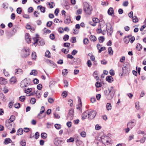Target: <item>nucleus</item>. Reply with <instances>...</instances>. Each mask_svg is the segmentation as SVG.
<instances>
[{
	"label": "nucleus",
	"instance_id": "nucleus-1",
	"mask_svg": "<svg viewBox=\"0 0 146 146\" xmlns=\"http://www.w3.org/2000/svg\"><path fill=\"white\" fill-rule=\"evenodd\" d=\"M104 94H105L107 99L108 100L111 99L115 94V91L113 90H110L108 91L105 90L104 91Z\"/></svg>",
	"mask_w": 146,
	"mask_h": 146
},
{
	"label": "nucleus",
	"instance_id": "nucleus-2",
	"mask_svg": "<svg viewBox=\"0 0 146 146\" xmlns=\"http://www.w3.org/2000/svg\"><path fill=\"white\" fill-rule=\"evenodd\" d=\"M30 50L27 47L25 48L22 49L21 56L22 58H26L30 54Z\"/></svg>",
	"mask_w": 146,
	"mask_h": 146
},
{
	"label": "nucleus",
	"instance_id": "nucleus-3",
	"mask_svg": "<svg viewBox=\"0 0 146 146\" xmlns=\"http://www.w3.org/2000/svg\"><path fill=\"white\" fill-rule=\"evenodd\" d=\"M92 9L90 8L89 5L87 3L84 4V10L87 14L90 15L91 13Z\"/></svg>",
	"mask_w": 146,
	"mask_h": 146
},
{
	"label": "nucleus",
	"instance_id": "nucleus-4",
	"mask_svg": "<svg viewBox=\"0 0 146 146\" xmlns=\"http://www.w3.org/2000/svg\"><path fill=\"white\" fill-rule=\"evenodd\" d=\"M106 29L107 33L109 34L110 36H111L113 33V30L112 27L110 24H108L106 25Z\"/></svg>",
	"mask_w": 146,
	"mask_h": 146
},
{
	"label": "nucleus",
	"instance_id": "nucleus-5",
	"mask_svg": "<svg viewBox=\"0 0 146 146\" xmlns=\"http://www.w3.org/2000/svg\"><path fill=\"white\" fill-rule=\"evenodd\" d=\"M74 111L72 109H70L69 111L67 118L68 120H72L73 118Z\"/></svg>",
	"mask_w": 146,
	"mask_h": 146
},
{
	"label": "nucleus",
	"instance_id": "nucleus-6",
	"mask_svg": "<svg viewBox=\"0 0 146 146\" xmlns=\"http://www.w3.org/2000/svg\"><path fill=\"white\" fill-rule=\"evenodd\" d=\"M89 113L88 117L89 119L91 120L95 117L96 114V112L95 111H89Z\"/></svg>",
	"mask_w": 146,
	"mask_h": 146
},
{
	"label": "nucleus",
	"instance_id": "nucleus-7",
	"mask_svg": "<svg viewBox=\"0 0 146 146\" xmlns=\"http://www.w3.org/2000/svg\"><path fill=\"white\" fill-rule=\"evenodd\" d=\"M30 84L29 82L26 80H24L22 81L21 83V87L23 88L28 86Z\"/></svg>",
	"mask_w": 146,
	"mask_h": 146
},
{
	"label": "nucleus",
	"instance_id": "nucleus-8",
	"mask_svg": "<svg viewBox=\"0 0 146 146\" xmlns=\"http://www.w3.org/2000/svg\"><path fill=\"white\" fill-rule=\"evenodd\" d=\"M63 141L60 139V138H56L55 139L54 141V144L57 146H60L61 145Z\"/></svg>",
	"mask_w": 146,
	"mask_h": 146
},
{
	"label": "nucleus",
	"instance_id": "nucleus-9",
	"mask_svg": "<svg viewBox=\"0 0 146 146\" xmlns=\"http://www.w3.org/2000/svg\"><path fill=\"white\" fill-rule=\"evenodd\" d=\"M80 137H78L76 141V144L77 146H84L83 142L80 140H79Z\"/></svg>",
	"mask_w": 146,
	"mask_h": 146
},
{
	"label": "nucleus",
	"instance_id": "nucleus-10",
	"mask_svg": "<svg viewBox=\"0 0 146 146\" xmlns=\"http://www.w3.org/2000/svg\"><path fill=\"white\" fill-rule=\"evenodd\" d=\"M9 120H6L5 122V126L9 129H11L12 127V124Z\"/></svg>",
	"mask_w": 146,
	"mask_h": 146
},
{
	"label": "nucleus",
	"instance_id": "nucleus-11",
	"mask_svg": "<svg viewBox=\"0 0 146 146\" xmlns=\"http://www.w3.org/2000/svg\"><path fill=\"white\" fill-rule=\"evenodd\" d=\"M89 113V111L87 110L84 112L82 114V119L83 120L86 117H88V115Z\"/></svg>",
	"mask_w": 146,
	"mask_h": 146
},
{
	"label": "nucleus",
	"instance_id": "nucleus-12",
	"mask_svg": "<svg viewBox=\"0 0 146 146\" xmlns=\"http://www.w3.org/2000/svg\"><path fill=\"white\" fill-rule=\"evenodd\" d=\"M101 138L102 142L104 144H106V140L107 139H109L110 138L108 136L104 135L101 136Z\"/></svg>",
	"mask_w": 146,
	"mask_h": 146
},
{
	"label": "nucleus",
	"instance_id": "nucleus-13",
	"mask_svg": "<svg viewBox=\"0 0 146 146\" xmlns=\"http://www.w3.org/2000/svg\"><path fill=\"white\" fill-rule=\"evenodd\" d=\"M25 38L27 42L29 44L31 42V38L28 33H26L25 35Z\"/></svg>",
	"mask_w": 146,
	"mask_h": 146
},
{
	"label": "nucleus",
	"instance_id": "nucleus-14",
	"mask_svg": "<svg viewBox=\"0 0 146 146\" xmlns=\"http://www.w3.org/2000/svg\"><path fill=\"white\" fill-rule=\"evenodd\" d=\"M7 80L2 77H0V84H1L5 85L7 83Z\"/></svg>",
	"mask_w": 146,
	"mask_h": 146
},
{
	"label": "nucleus",
	"instance_id": "nucleus-15",
	"mask_svg": "<svg viewBox=\"0 0 146 146\" xmlns=\"http://www.w3.org/2000/svg\"><path fill=\"white\" fill-rule=\"evenodd\" d=\"M71 20L69 16L66 17L64 20V22L66 24H68L70 22Z\"/></svg>",
	"mask_w": 146,
	"mask_h": 146
},
{
	"label": "nucleus",
	"instance_id": "nucleus-16",
	"mask_svg": "<svg viewBox=\"0 0 146 146\" xmlns=\"http://www.w3.org/2000/svg\"><path fill=\"white\" fill-rule=\"evenodd\" d=\"M106 80L110 83H111L113 81V79L112 76H108L106 78Z\"/></svg>",
	"mask_w": 146,
	"mask_h": 146
},
{
	"label": "nucleus",
	"instance_id": "nucleus-17",
	"mask_svg": "<svg viewBox=\"0 0 146 146\" xmlns=\"http://www.w3.org/2000/svg\"><path fill=\"white\" fill-rule=\"evenodd\" d=\"M129 67V64L128 62H126L125 63V66L123 67L122 69V73H124V70H125L126 69L128 68Z\"/></svg>",
	"mask_w": 146,
	"mask_h": 146
},
{
	"label": "nucleus",
	"instance_id": "nucleus-18",
	"mask_svg": "<svg viewBox=\"0 0 146 146\" xmlns=\"http://www.w3.org/2000/svg\"><path fill=\"white\" fill-rule=\"evenodd\" d=\"M38 9H40L41 12L44 13L45 12V8L42 6L41 5H39L37 7Z\"/></svg>",
	"mask_w": 146,
	"mask_h": 146
},
{
	"label": "nucleus",
	"instance_id": "nucleus-19",
	"mask_svg": "<svg viewBox=\"0 0 146 146\" xmlns=\"http://www.w3.org/2000/svg\"><path fill=\"white\" fill-rule=\"evenodd\" d=\"M108 14L110 15H112L113 14L114 10L113 8L110 7L108 11Z\"/></svg>",
	"mask_w": 146,
	"mask_h": 146
},
{
	"label": "nucleus",
	"instance_id": "nucleus-20",
	"mask_svg": "<svg viewBox=\"0 0 146 146\" xmlns=\"http://www.w3.org/2000/svg\"><path fill=\"white\" fill-rule=\"evenodd\" d=\"M15 115H12L11 116L10 118L9 119H7V120H9L10 122H12L14 120H15Z\"/></svg>",
	"mask_w": 146,
	"mask_h": 146
},
{
	"label": "nucleus",
	"instance_id": "nucleus-21",
	"mask_svg": "<svg viewBox=\"0 0 146 146\" xmlns=\"http://www.w3.org/2000/svg\"><path fill=\"white\" fill-rule=\"evenodd\" d=\"M102 27H101V25L99 24V25L98 26V29L96 30V32L100 34L102 33Z\"/></svg>",
	"mask_w": 146,
	"mask_h": 146
},
{
	"label": "nucleus",
	"instance_id": "nucleus-22",
	"mask_svg": "<svg viewBox=\"0 0 146 146\" xmlns=\"http://www.w3.org/2000/svg\"><path fill=\"white\" fill-rule=\"evenodd\" d=\"M16 72L15 73L18 74H21L23 73V71L22 69H17L16 70Z\"/></svg>",
	"mask_w": 146,
	"mask_h": 146
},
{
	"label": "nucleus",
	"instance_id": "nucleus-23",
	"mask_svg": "<svg viewBox=\"0 0 146 146\" xmlns=\"http://www.w3.org/2000/svg\"><path fill=\"white\" fill-rule=\"evenodd\" d=\"M12 142L10 138H6L5 139L4 143L5 144L10 143Z\"/></svg>",
	"mask_w": 146,
	"mask_h": 146
},
{
	"label": "nucleus",
	"instance_id": "nucleus-24",
	"mask_svg": "<svg viewBox=\"0 0 146 146\" xmlns=\"http://www.w3.org/2000/svg\"><path fill=\"white\" fill-rule=\"evenodd\" d=\"M23 133V130L22 129L20 128L18 130L17 134L18 135H22Z\"/></svg>",
	"mask_w": 146,
	"mask_h": 146
},
{
	"label": "nucleus",
	"instance_id": "nucleus-25",
	"mask_svg": "<svg viewBox=\"0 0 146 146\" xmlns=\"http://www.w3.org/2000/svg\"><path fill=\"white\" fill-rule=\"evenodd\" d=\"M68 73V71L67 69H63L62 71V74L64 76H66Z\"/></svg>",
	"mask_w": 146,
	"mask_h": 146
},
{
	"label": "nucleus",
	"instance_id": "nucleus-26",
	"mask_svg": "<svg viewBox=\"0 0 146 146\" xmlns=\"http://www.w3.org/2000/svg\"><path fill=\"white\" fill-rule=\"evenodd\" d=\"M136 48L138 51H140L142 49V46L140 44L138 43L137 44Z\"/></svg>",
	"mask_w": 146,
	"mask_h": 146
},
{
	"label": "nucleus",
	"instance_id": "nucleus-27",
	"mask_svg": "<svg viewBox=\"0 0 146 146\" xmlns=\"http://www.w3.org/2000/svg\"><path fill=\"white\" fill-rule=\"evenodd\" d=\"M123 41L125 43L127 44L130 41L129 38H128L126 36H125L123 38Z\"/></svg>",
	"mask_w": 146,
	"mask_h": 146
},
{
	"label": "nucleus",
	"instance_id": "nucleus-28",
	"mask_svg": "<svg viewBox=\"0 0 146 146\" xmlns=\"http://www.w3.org/2000/svg\"><path fill=\"white\" fill-rule=\"evenodd\" d=\"M108 51L109 54L110 55H111L113 54V51L111 47H110L108 48Z\"/></svg>",
	"mask_w": 146,
	"mask_h": 146
},
{
	"label": "nucleus",
	"instance_id": "nucleus-29",
	"mask_svg": "<svg viewBox=\"0 0 146 146\" xmlns=\"http://www.w3.org/2000/svg\"><path fill=\"white\" fill-rule=\"evenodd\" d=\"M90 40H91L92 41H95L96 40V36L94 35H91L90 37Z\"/></svg>",
	"mask_w": 146,
	"mask_h": 146
},
{
	"label": "nucleus",
	"instance_id": "nucleus-30",
	"mask_svg": "<svg viewBox=\"0 0 146 146\" xmlns=\"http://www.w3.org/2000/svg\"><path fill=\"white\" fill-rule=\"evenodd\" d=\"M81 61V60L79 58H76L74 59V61L76 62V63L78 64H80Z\"/></svg>",
	"mask_w": 146,
	"mask_h": 146
},
{
	"label": "nucleus",
	"instance_id": "nucleus-31",
	"mask_svg": "<svg viewBox=\"0 0 146 146\" xmlns=\"http://www.w3.org/2000/svg\"><path fill=\"white\" fill-rule=\"evenodd\" d=\"M106 109L108 110H111V106L110 103H108L106 105Z\"/></svg>",
	"mask_w": 146,
	"mask_h": 146
},
{
	"label": "nucleus",
	"instance_id": "nucleus-32",
	"mask_svg": "<svg viewBox=\"0 0 146 146\" xmlns=\"http://www.w3.org/2000/svg\"><path fill=\"white\" fill-rule=\"evenodd\" d=\"M37 71L35 70H32L31 72L30 73V75H33L34 76H36L37 74Z\"/></svg>",
	"mask_w": 146,
	"mask_h": 146
},
{
	"label": "nucleus",
	"instance_id": "nucleus-33",
	"mask_svg": "<svg viewBox=\"0 0 146 146\" xmlns=\"http://www.w3.org/2000/svg\"><path fill=\"white\" fill-rule=\"evenodd\" d=\"M40 135H41V137L42 139H45L47 137V135L46 133H42Z\"/></svg>",
	"mask_w": 146,
	"mask_h": 146
},
{
	"label": "nucleus",
	"instance_id": "nucleus-34",
	"mask_svg": "<svg viewBox=\"0 0 146 146\" xmlns=\"http://www.w3.org/2000/svg\"><path fill=\"white\" fill-rule=\"evenodd\" d=\"M36 54L35 52H33L32 54V57L33 60H35L36 59Z\"/></svg>",
	"mask_w": 146,
	"mask_h": 146
},
{
	"label": "nucleus",
	"instance_id": "nucleus-35",
	"mask_svg": "<svg viewBox=\"0 0 146 146\" xmlns=\"http://www.w3.org/2000/svg\"><path fill=\"white\" fill-rule=\"evenodd\" d=\"M133 22L135 23H137L138 21V19L136 16H134L133 17Z\"/></svg>",
	"mask_w": 146,
	"mask_h": 146
},
{
	"label": "nucleus",
	"instance_id": "nucleus-36",
	"mask_svg": "<svg viewBox=\"0 0 146 146\" xmlns=\"http://www.w3.org/2000/svg\"><path fill=\"white\" fill-rule=\"evenodd\" d=\"M98 39L100 43L103 42L105 40L104 37L103 36H100Z\"/></svg>",
	"mask_w": 146,
	"mask_h": 146
},
{
	"label": "nucleus",
	"instance_id": "nucleus-37",
	"mask_svg": "<svg viewBox=\"0 0 146 146\" xmlns=\"http://www.w3.org/2000/svg\"><path fill=\"white\" fill-rule=\"evenodd\" d=\"M10 81L11 82L15 83L16 81V78L15 77H12L10 79Z\"/></svg>",
	"mask_w": 146,
	"mask_h": 146
},
{
	"label": "nucleus",
	"instance_id": "nucleus-38",
	"mask_svg": "<svg viewBox=\"0 0 146 146\" xmlns=\"http://www.w3.org/2000/svg\"><path fill=\"white\" fill-rule=\"evenodd\" d=\"M36 97L38 98H39L41 96V94L38 91L36 92Z\"/></svg>",
	"mask_w": 146,
	"mask_h": 146
},
{
	"label": "nucleus",
	"instance_id": "nucleus-39",
	"mask_svg": "<svg viewBox=\"0 0 146 146\" xmlns=\"http://www.w3.org/2000/svg\"><path fill=\"white\" fill-rule=\"evenodd\" d=\"M135 125V124H131V123H128L127 125V127H129L131 128H132Z\"/></svg>",
	"mask_w": 146,
	"mask_h": 146
},
{
	"label": "nucleus",
	"instance_id": "nucleus-40",
	"mask_svg": "<svg viewBox=\"0 0 146 146\" xmlns=\"http://www.w3.org/2000/svg\"><path fill=\"white\" fill-rule=\"evenodd\" d=\"M74 141V139L73 137H71L69 139H68L67 140V142L68 143L73 142Z\"/></svg>",
	"mask_w": 146,
	"mask_h": 146
},
{
	"label": "nucleus",
	"instance_id": "nucleus-41",
	"mask_svg": "<svg viewBox=\"0 0 146 146\" xmlns=\"http://www.w3.org/2000/svg\"><path fill=\"white\" fill-rule=\"evenodd\" d=\"M55 127L57 129H60L61 127V125L60 124H56L54 125Z\"/></svg>",
	"mask_w": 146,
	"mask_h": 146
},
{
	"label": "nucleus",
	"instance_id": "nucleus-42",
	"mask_svg": "<svg viewBox=\"0 0 146 146\" xmlns=\"http://www.w3.org/2000/svg\"><path fill=\"white\" fill-rule=\"evenodd\" d=\"M69 36L67 35H65L63 37V39L65 41L68 40L69 38Z\"/></svg>",
	"mask_w": 146,
	"mask_h": 146
},
{
	"label": "nucleus",
	"instance_id": "nucleus-43",
	"mask_svg": "<svg viewBox=\"0 0 146 146\" xmlns=\"http://www.w3.org/2000/svg\"><path fill=\"white\" fill-rule=\"evenodd\" d=\"M135 107L137 110L139 109L140 106L139 105V102H136L135 103Z\"/></svg>",
	"mask_w": 146,
	"mask_h": 146
},
{
	"label": "nucleus",
	"instance_id": "nucleus-44",
	"mask_svg": "<svg viewBox=\"0 0 146 146\" xmlns=\"http://www.w3.org/2000/svg\"><path fill=\"white\" fill-rule=\"evenodd\" d=\"M45 56L48 58L50 57V53L49 51H47L45 54Z\"/></svg>",
	"mask_w": 146,
	"mask_h": 146
},
{
	"label": "nucleus",
	"instance_id": "nucleus-45",
	"mask_svg": "<svg viewBox=\"0 0 146 146\" xmlns=\"http://www.w3.org/2000/svg\"><path fill=\"white\" fill-rule=\"evenodd\" d=\"M83 43L85 44H87L89 43V40L87 38H85L83 40Z\"/></svg>",
	"mask_w": 146,
	"mask_h": 146
},
{
	"label": "nucleus",
	"instance_id": "nucleus-46",
	"mask_svg": "<svg viewBox=\"0 0 146 146\" xmlns=\"http://www.w3.org/2000/svg\"><path fill=\"white\" fill-rule=\"evenodd\" d=\"M82 12V9H79L77 10L76 14L77 15L81 14Z\"/></svg>",
	"mask_w": 146,
	"mask_h": 146
},
{
	"label": "nucleus",
	"instance_id": "nucleus-47",
	"mask_svg": "<svg viewBox=\"0 0 146 146\" xmlns=\"http://www.w3.org/2000/svg\"><path fill=\"white\" fill-rule=\"evenodd\" d=\"M19 100L21 102H23L25 100V96H21L19 97Z\"/></svg>",
	"mask_w": 146,
	"mask_h": 146
},
{
	"label": "nucleus",
	"instance_id": "nucleus-48",
	"mask_svg": "<svg viewBox=\"0 0 146 146\" xmlns=\"http://www.w3.org/2000/svg\"><path fill=\"white\" fill-rule=\"evenodd\" d=\"M45 42L43 40H40L38 43V45L39 46H42L44 44Z\"/></svg>",
	"mask_w": 146,
	"mask_h": 146
},
{
	"label": "nucleus",
	"instance_id": "nucleus-49",
	"mask_svg": "<svg viewBox=\"0 0 146 146\" xmlns=\"http://www.w3.org/2000/svg\"><path fill=\"white\" fill-rule=\"evenodd\" d=\"M80 135L83 137H85L86 136V133L84 131L81 132L80 133Z\"/></svg>",
	"mask_w": 146,
	"mask_h": 146
},
{
	"label": "nucleus",
	"instance_id": "nucleus-50",
	"mask_svg": "<svg viewBox=\"0 0 146 146\" xmlns=\"http://www.w3.org/2000/svg\"><path fill=\"white\" fill-rule=\"evenodd\" d=\"M92 20L93 22L95 23H98L99 21V19L96 18H93Z\"/></svg>",
	"mask_w": 146,
	"mask_h": 146
},
{
	"label": "nucleus",
	"instance_id": "nucleus-51",
	"mask_svg": "<svg viewBox=\"0 0 146 146\" xmlns=\"http://www.w3.org/2000/svg\"><path fill=\"white\" fill-rule=\"evenodd\" d=\"M32 89L31 88H28L27 90L26 89L25 90V92L27 94H28L31 92V90Z\"/></svg>",
	"mask_w": 146,
	"mask_h": 146
},
{
	"label": "nucleus",
	"instance_id": "nucleus-52",
	"mask_svg": "<svg viewBox=\"0 0 146 146\" xmlns=\"http://www.w3.org/2000/svg\"><path fill=\"white\" fill-rule=\"evenodd\" d=\"M36 101V100L35 98H32L30 100V102L33 104H35Z\"/></svg>",
	"mask_w": 146,
	"mask_h": 146
},
{
	"label": "nucleus",
	"instance_id": "nucleus-53",
	"mask_svg": "<svg viewBox=\"0 0 146 146\" xmlns=\"http://www.w3.org/2000/svg\"><path fill=\"white\" fill-rule=\"evenodd\" d=\"M17 13L19 14H21L22 12V9L21 7H19L17 9Z\"/></svg>",
	"mask_w": 146,
	"mask_h": 146
},
{
	"label": "nucleus",
	"instance_id": "nucleus-54",
	"mask_svg": "<svg viewBox=\"0 0 146 146\" xmlns=\"http://www.w3.org/2000/svg\"><path fill=\"white\" fill-rule=\"evenodd\" d=\"M106 50V48L105 47H101L100 49H99V50L98 51V52L99 53H101L102 51L104 50Z\"/></svg>",
	"mask_w": 146,
	"mask_h": 146
},
{
	"label": "nucleus",
	"instance_id": "nucleus-55",
	"mask_svg": "<svg viewBox=\"0 0 146 146\" xmlns=\"http://www.w3.org/2000/svg\"><path fill=\"white\" fill-rule=\"evenodd\" d=\"M54 3L53 2H51V3L48 2L47 3V5H48L49 6V7L50 8H52L54 7V6H53L52 4Z\"/></svg>",
	"mask_w": 146,
	"mask_h": 146
},
{
	"label": "nucleus",
	"instance_id": "nucleus-56",
	"mask_svg": "<svg viewBox=\"0 0 146 146\" xmlns=\"http://www.w3.org/2000/svg\"><path fill=\"white\" fill-rule=\"evenodd\" d=\"M33 9L32 7H29L28 9V13H31L33 12Z\"/></svg>",
	"mask_w": 146,
	"mask_h": 146
},
{
	"label": "nucleus",
	"instance_id": "nucleus-57",
	"mask_svg": "<svg viewBox=\"0 0 146 146\" xmlns=\"http://www.w3.org/2000/svg\"><path fill=\"white\" fill-rule=\"evenodd\" d=\"M64 86L65 87H67L68 85V83L67 81L66 80H64Z\"/></svg>",
	"mask_w": 146,
	"mask_h": 146
},
{
	"label": "nucleus",
	"instance_id": "nucleus-58",
	"mask_svg": "<svg viewBox=\"0 0 146 146\" xmlns=\"http://www.w3.org/2000/svg\"><path fill=\"white\" fill-rule=\"evenodd\" d=\"M71 41L72 43H75L76 41V37H72L71 38Z\"/></svg>",
	"mask_w": 146,
	"mask_h": 146
},
{
	"label": "nucleus",
	"instance_id": "nucleus-59",
	"mask_svg": "<svg viewBox=\"0 0 146 146\" xmlns=\"http://www.w3.org/2000/svg\"><path fill=\"white\" fill-rule=\"evenodd\" d=\"M20 104L19 103H15V108H19L20 107Z\"/></svg>",
	"mask_w": 146,
	"mask_h": 146
},
{
	"label": "nucleus",
	"instance_id": "nucleus-60",
	"mask_svg": "<svg viewBox=\"0 0 146 146\" xmlns=\"http://www.w3.org/2000/svg\"><path fill=\"white\" fill-rule=\"evenodd\" d=\"M34 42L33 44H35L38 43V40L37 38H33Z\"/></svg>",
	"mask_w": 146,
	"mask_h": 146
},
{
	"label": "nucleus",
	"instance_id": "nucleus-61",
	"mask_svg": "<svg viewBox=\"0 0 146 146\" xmlns=\"http://www.w3.org/2000/svg\"><path fill=\"white\" fill-rule=\"evenodd\" d=\"M130 41L131 43H132L134 40H135V38L134 36H131V38H129Z\"/></svg>",
	"mask_w": 146,
	"mask_h": 146
},
{
	"label": "nucleus",
	"instance_id": "nucleus-62",
	"mask_svg": "<svg viewBox=\"0 0 146 146\" xmlns=\"http://www.w3.org/2000/svg\"><path fill=\"white\" fill-rule=\"evenodd\" d=\"M62 95L63 98H65L67 96V92L66 91L63 92L62 94Z\"/></svg>",
	"mask_w": 146,
	"mask_h": 146
},
{
	"label": "nucleus",
	"instance_id": "nucleus-63",
	"mask_svg": "<svg viewBox=\"0 0 146 146\" xmlns=\"http://www.w3.org/2000/svg\"><path fill=\"white\" fill-rule=\"evenodd\" d=\"M20 144L22 146H25L26 145V142L23 140H22L20 142Z\"/></svg>",
	"mask_w": 146,
	"mask_h": 146
},
{
	"label": "nucleus",
	"instance_id": "nucleus-64",
	"mask_svg": "<svg viewBox=\"0 0 146 146\" xmlns=\"http://www.w3.org/2000/svg\"><path fill=\"white\" fill-rule=\"evenodd\" d=\"M52 22L51 21H48L46 24V25L48 27H50L52 24Z\"/></svg>",
	"mask_w": 146,
	"mask_h": 146
}]
</instances>
